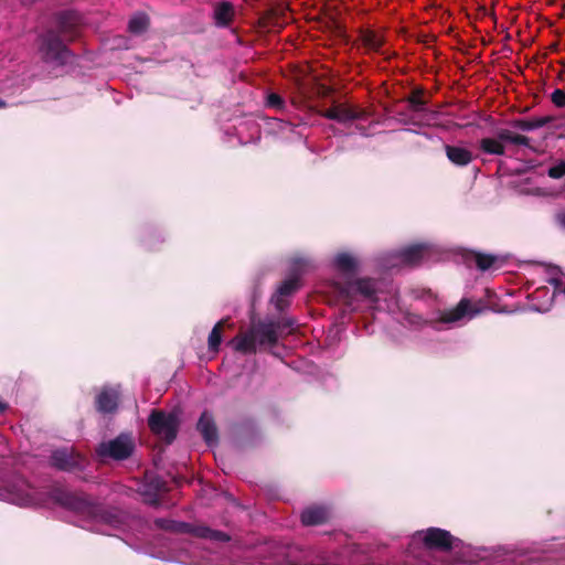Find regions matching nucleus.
<instances>
[{
    "label": "nucleus",
    "mask_w": 565,
    "mask_h": 565,
    "mask_svg": "<svg viewBox=\"0 0 565 565\" xmlns=\"http://www.w3.org/2000/svg\"><path fill=\"white\" fill-rule=\"evenodd\" d=\"M292 319H271L252 317L248 327H241L236 335L227 340V347L235 352L270 351L278 347L279 341L291 332Z\"/></svg>",
    "instance_id": "nucleus-1"
},
{
    "label": "nucleus",
    "mask_w": 565,
    "mask_h": 565,
    "mask_svg": "<svg viewBox=\"0 0 565 565\" xmlns=\"http://www.w3.org/2000/svg\"><path fill=\"white\" fill-rule=\"evenodd\" d=\"M39 52L45 63L64 65L71 56V51L55 29H47L39 36Z\"/></svg>",
    "instance_id": "nucleus-2"
},
{
    "label": "nucleus",
    "mask_w": 565,
    "mask_h": 565,
    "mask_svg": "<svg viewBox=\"0 0 565 565\" xmlns=\"http://www.w3.org/2000/svg\"><path fill=\"white\" fill-rule=\"evenodd\" d=\"M49 498L56 504L83 515H93L95 504L84 493L71 492L62 487L54 486L47 491Z\"/></svg>",
    "instance_id": "nucleus-3"
},
{
    "label": "nucleus",
    "mask_w": 565,
    "mask_h": 565,
    "mask_svg": "<svg viewBox=\"0 0 565 565\" xmlns=\"http://www.w3.org/2000/svg\"><path fill=\"white\" fill-rule=\"evenodd\" d=\"M180 420L174 413L152 409L148 417V427L152 434L170 445L177 438Z\"/></svg>",
    "instance_id": "nucleus-4"
},
{
    "label": "nucleus",
    "mask_w": 565,
    "mask_h": 565,
    "mask_svg": "<svg viewBox=\"0 0 565 565\" xmlns=\"http://www.w3.org/2000/svg\"><path fill=\"white\" fill-rule=\"evenodd\" d=\"M135 440L131 434L121 433L116 438L103 441L96 447V455L102 459L122 461L131 457L135 450Z\"/></svg>",
    "instance_id": "nucleus-5"
},
{
    "label": "nucleus",
    "mask_w": 565,
    "mask_h": 565,
    "mask_svg": "<svg viewBox=\"0 0 565 565\" xmlns=\"http://www.w3.org/2000/svg\"><path fill=\"white\" fill-rule=\"evenodd\" d=\"M55 30L67 42H73L79 36L84 24L83 15L76 10H63L54 14Z\"/></svg>",
    "instance_id": "nucleus-6"
},
{
    "label": "nucleus",
    "mask_w": 565,
    "mask_h": 565,
    "mask_svg": "<svg viewBox=\"0 0 565 565\" xmlns=\"http://www.w3.org/2000/svg\"><path fill=\"white\" fill-rule=\"evenodd\" d=\"M50 465L64 472H76L85 469V457L73 448H58L52 451Z\"/></svg>",
    "instance_id": "nucleus-7"
},
{
    "label": "nucleus",
    "mask_w": 565,
    "mask_h": 565,
    "mask_svg": "<svg viewBox=\"0 0 565 565\" xmlns=\"http://www.w3.org/2000/svg\"><path fill=\"white\" fill-rule=\"evenodd\" d=\"M419 535H422L423 544L427 550L439 552L451 551L455 543L459 541L449 531L440 527H428L426 531L420 532Z\"/></svg>",
    "instance_id": "nucleus-8"
},
{
    "label": "nucleus",
    "mask_w": 565,
    "mask_h": 565,
    "mask_svg": "<svg viewBox=\"0 0 565 565\" xmlns=\"http://www.w3.org/2000/svg\"><path fill=\"white\" fill-rule=\"evenodd\" d=\"M484 307L481 301L472 302L467 298H462L455 308L445 310L439 317L441 323H454L463 318H473L483 311Z\"/></svg>",
    "instance_id": "nucleus-9"
},
{
    "label": "nucleus",
    "mask_w": 565,
    "mask_h": 565,
    "mask_svg": "<svg viewBox=\"0 0 565 565\" xmlns=\"http://www.w3.org/2000/svg\"><path fill=\"white\" fill-rule=\"evenodd\" d=\"M119 386L105 385L95 397L96 411L100 414H115L120 403Z\"/></svg>",
    "instance_id": "nucleus-10"
},
{
    "label": "nucleus",
    "mask_w": 565,
    "mask_h": 565,
    "mask_svg": "<svg viewBox=\"0 0 565 565\" xmlns=\"http://www.w3.org/2000/svg\"><path fill=\"white\" fill-rule=\"evenodd\" d=\"M320 115L340 124L351 122L365 116L363 110L341 103H334L331 107L321 111Z\"/></svg>",
    "instance_id": "nucleus-11"
},
{
    "label": "nucleus",
    "mask_w": 565,
    "mask_h": 565,
    "mask_svg": "<svg viewBox=\"0 0 565 565\" xmlns=\"http://www.w3.org/2000/svg\"><path fill=\"white\" fill-rule=\"evenodd\" d=\"M235 323L231 317H224L212 328L207 337V349L212 353H218L221 344L227 337L228 331H233Z\"/></svg>",
    "instance_id": "nucleus-12"
},
{
    "label": "nucleus",
    "mask_w": 565,
    "mask_h": 565,
    "mask_svg": "<svg viewBox=\"0 0 565 565\" xmlns=\"http://www.w3.org/2000/svg\"><path fill=\"white\" fill-rule=\"evenodd\" d=\"M196 429L207 446L213 447L218 444V429L213 415L207 411H204L201 414L196 424Z\"/></svg>",
    "instance_id": "nucleus-13"
},
{
    "label": "nucleus",
    "mask_w": 565,
    "mask_h": 565,
    "mask_svg": "<svg viewBox=\"0 0 565 565\" xmlns=\"http://www.w3.org/2000/svg\"><path fill=\"white\" fill-rule=\"evenodd\" d=\"M429 255V246L427 244H413L398 250L397 257L407 266L416 267Z\"/></svg>",
    "instance_id": "nucleus-14"
},
{
    "label": "nucleus",
    "mask_w": 565,
    "mask_h": 565,
    "mask_svg": "<svg viewBox=\"0 0 565 565\" xmlns=\"http://www.w3.org/2000/svg\"><path fill=\"white\" fill-rule=\"evenodd\" d=\"M331 519L330 510L324 505L313 504L302 510L300 514L301 523L305 526H316L326 524Z\"/></svg>",
    "instance_id": "nucleus-15"
},
{
    "label": "nucleus",
    "mask_w": 565,
    "mask_h": 565,
    "mask_svg": "<svg viewBox=\"0 0 565 565\" xmlns=\"http://www.w3.org/2000/svg\"><path fill=\"white\" fill-rule=\"evenodd\" d=\"M444 150L447 159L457 167H467L475 158L469 149L460 146L445 145Z\"/></svg>",
    "instance_id": "nucleus-16"
},
{
    "label": "nucleus",
    "mask_w": 565,
    "mask_h": 565,
    "mask_svg": "<svg viewBox=\"0 0 565 565\" xmlns=\"http://www.w3.org/2000/svg\"><path fill=\"white\" fill-rule=\"evenodd\" d=\"M359 39L362 42L363 46L369 51H373L376 53H381L385 56L386 60L391 57V54L382 51V46L384 44V38L379 33L372 30H362L359 34Z\"/></svg>",
    "instance_id": "nucleus-17"
},
{
    "label": "nucleus",
    "mask_w": 565,
    "mask_h": 565,
    "mask_svg": "<svg viewBox=\"0 0 565 565\" xmlns=\"http://www.w3.org/2000/svg\"><path fill=\"white\" fill-rule=\"evenodd\" d=\"M167 490L166 482L158 478H151L143 487L142 494L145 497V501L152 504H159V493Z\"/></svg>",
    "instance_id": "nucleus-18"
},
{
    "label": "nucleus",
    "mask_w": 565,
    "mask_h": 565,
    "mask_svg": "<svg viewBox=\"0 0 565 565\" xmlns=\"http://www.w3.org/2000/svg\"><path fill=\"white\" fill-rule=\"evenodd\" d=\"M553 120L550 116L544 117H535V118H521V119H514L510 122L511 127L522 130V131H532L535 129H539L541 127H544L545 125L550 124Z\"/></svg>",
    "instance_id": "nucleus-19"
},
{
    "label": "nucleus",
    "mask_w": 565,
    "mask_h": 565,
    "mask_svg": "<svg viewBox=\"0 0 565 565\" xmlns=\"http://www.w3.org/2000/svg\"><path fill=\"white\" fill-rule=\"evenodd\" d=\"M234 17V8L231 2L223 1L215 6L214 20L217 26H227Z\"/></svg>",
    "instance_id": "nucleus-20"
},
{
    "label": "nucleus",
    "mask_w": 565,
    "mask_h": 565,
    "mask_svg": "<svg viewBox=\"0 0 565 565\" xmlns=\"http://www.w3.org/2000/svg\"><path fill=\"white\" fill-rule=\"evenodd\" d=\"M479 148L487 154L503 156L505 153V147L498 137L482 138L479 141Z\"/></svg>",
    "instance_id": "nucleus-21"
},
{
    "label": "nucleus",
    "mask_w": 565,
    "mask_h": 565,
    "mask_svg": "<svg viewBox=\"0 0 565 565\" xmlns=\"http://www.w3.org/2000/svg\"><path fill=\"white\" fill-rule=\"evenodd\" d=\"M497 137L499 138V140H501L502 143L509 142V143L516 145V146L530 147V138L529 137L513 132L510 129H499L497 131Z\"/></svg>",
    "instance_id": "nucleus-22"
},
{
    "label": "nucleus",
    "mask_w": 565,
    "mask_h": 565,
    "mask_svg": "<svg viewBox=\"0 0 565 565\" xmlns=\"http://www.w3.org/2000/svg\"><path fill=\"white\" fill-rule=\"evenodd\" d=\"M149 25V17L143 12H138L129 20L128 30L130 33L139 35L146 32Z\"/></svg>",
    "instance_id": "nucleus-23"
},
{
    "label": "nucleus",
    "mask_w": 565,
    "mask_h": 565,
    "mask_svg": "<svg viewBox=\"0 0 565 565\" xmlns=\"http://www.w3.org/2000/svg\"><path fill=\"white\" fill-rule=\"evenodd\" d=\"M334 266L342 273H353L356 269V259L349 253H339L334 257Z\"/></svg>",
    "instance_id": "nucleus-24"
},
{
    "label": "nucleus",
    "mask_w": 565,
    "mask_h": 565,
    "mask_svg": "<svg viewBox=\"0 0 565 565\" xmlns=\"http://www.w3.org/2000/svg\"><path fill=\"white\" fill-rule=\"evenodd\" d=\"M354 285H355L356 291L360 295H362L364 298H366L371 301L377 300L375 284L372 279L360 278L354 282Z\"/></svg>",
    "instance_id": "nucleus-25"
},
{
    "label": "nucleus",
    "mask_w": 565,
    "mask_h": 565,
    "mask_svg": "<svg viewBox=\"0 0 565 565\" xmlns=\"http://www.w3.org/2000/svg\"><path fill=\"white\" fill-rule=\"evenodd\" d=\"M471 256L477 268L481 271L490 269L498 262V256L492 254L472 252Z\"/></svg>",
    "instance_id": "nucleus-26"
},
{
    "label": "nucleus",
    "mask_w": 565,
    "mask_h": 565,
    "mask_svg": "<svg viewBox=\"0 0 565 565\" xmlns=\"http://www.w3.org/2000/svg\"><path fill=\"white\" fill-rule=\"evenodd\" d=\"M180 526L183 530V534H191L192 536L207 540V533L210 529L209 526L196 525L188 522H185V524H181Z\"/></svg>",
    "instance_id": "nucleus-27"
},
{
    "label": "nucleus",
    "mask_w": 565,
    "mask_h": 565,
    "mask_svg": "<svg viewBox=\"0 0 565 565\" xmlns=\"http://www.w3.org/2000/svg\"><path fill=\"white\" fill-rule=\"evenodd\" d=\"M236 430L242 435L259 436V429L253 418H246L236 425Z\"/></svg>",
    "instance_id": "nucleus-28"
},
{
    "label": "nucleus",
    "mask_w": 565,
    "mask_h": 565,
    "mask_svg": "<svg viewBox=\"0 0 565 565\" xmlns=\"http://www.w3.org/2000/svg\"><path fill=\"white\" fill-rule=\"evenodd\" d=\"M406 102L409 104V108L413 111L423 110L426 104L423 99V89L413 90L412 94L406 98Z\"/></svg>",
    "instance_id": "nucleus-29"
},
{
    "label": "nucleus",
    "mask_w": 565,
    "mask_h": 565,
    "mask_svg": "<svg viewBox=\"0 0 565 565\" xmlns=\"http://www.w3.org/2000/svg\"><path fill=\"white\" fill-rule=\"evenodd\" d=\"M154 524L157 527L166 530V531L183 533V530L179 525L185 524V522H179V521H173V520H168V519H157L154 521Z\"/></svg>",
    "instance_id": "nucleus-30"
},
{
    "label": "nucleus",
    "mask_w": 565,
    "mask_h": 565,
    "mask_svg": "<svg viewBox=\"0 0 565 565\" xmlns=\"http://www.w3.org/2000/svg\"><path fill=\"white\" fill-rule=\"evenodd\" d=\"M299 287L297 278H289L281 282L278 288V295L280 297H286L294 294Z\"/></svg>",
    "instance_id": "nucleus-31"
},
{
    "label": "nucleus",
    "mask_w": 565,
    "mask_h": 565,
    "mask_svg": "<svg viewBox=\"0 0 565 565\" xmlns=\"http://www.w3.org/2000/svg\"><path fill=\"white\" fill-rule=\"evenodd\" d=\"M266 105L269 108L282 109L284 106H285V100H284V98L279 94L270 93L267 96Z\"/></svg>",
    "instance_id": "nucleus-32"
},
{
    "label": "nucleus",
    "mask_w": 565,
    "mask_h": 565,
    "mask_svg": "<svg viewBox=\"0 0 565 565\" xmlns=\"http://www.w3.org/2000/svg\"><path fill=\"white\" fill-rule=\"evenodd\" d=\"M207 540L216 541V542H228L231 540L230 535L223 531L209 529Z\"/></svg>",
    "instance_id": "nucleus-33"
},
{
    "label": "nucleus",
    "mask_w": 565,
    "mask_h": 565,
    "mask_svg": "<svg viewBox=\"0 0 565 565\" xmlns=\"http://www.w3.org/2000/svg\"><path fill=\"white\" fill-rule=\"evenodd\" d=\"M547 175L552 179H561L565 175V161H561L558 164L551 167L547 171Z\"/></svg>",
    "instance_id": "nucleus-34"
},
{
    "label": "nucleus",
    "mask_w": 565,
    "mask_h": 565,
    "mask_svg": "<svg viewBox=\"0 0 565 565\" xmlns=\"http://www.w3.org/2000/svg\"><path fill=\"white\" fill-rule=\"evenodd\" d=\"M551 100L558 108L565 107V92L559 88L555 89L551 95Z\"/></svg>",
    "instance_id": "nucleus-35"
},
{
    "label": "nucleus",
    "mask_w": 565,
    "mask_h": 565,
    "mask_svg": "<svg viewBox=\"0 0 565 565\" xmlns=\"http://www.w3.org/2000/svg\"><path fill=\"white\" fill-rule=\"evenodd\" d=\"M243 358H245V355H234V354H231V355H224V361H223V364L226 362V363H232V362H236L238 360H242Z\"/></svg>",
    "instance_id": "nucleus-36"
},
{
    "label": "nucleus",
    "mask_w": 565,
    "mask_h": 565,
    "mask_svg": "<svg viewBox=\"0 0 565 565\" xmlns=\"http://www.w3.org/2000/svg\"><path fill=\"white\" fill-rule=\"evenodd\" d=\"M556 220L558 224L565 228V211L557 214Z\"/></svg>",
    "instance_id": "nucleus-37"
},
{
    "label": "nucleus",
    "mask_w": 565,
    "mask_h": 565,
    "mask_svg": "<svg viewBox=\"0 0 565 565\" xmlns=\"http://www.w3.org/2000/svg\"><path fill=\"white\" fill-rule=\"evenodd\" d=\"M8 407L9 405L6 402L0 401V414H3Z\"/></svg>",
    "instance_id": "nucleus-38"
},
{
    "label": "nucleus",
    "mask_w": 565,
    "mask_h": 565,
    "mask_svg": "<svg viewBox=\"0 0 565 565\" xmlns=\"http://www.w3.org/2000/svg\"><path fill=\"white\" fill-rule=\"evenodd\" d=\"M202 358H207V359H203L205 362H207V361H211L212 355H202Z\"/></svg>",
    "instance_id": "nucleus-39"
},
{
    "label": "nucleus",
    "mask_w": 565,
    "mask_h": 565,
    "mask_svg": "<svg viewBox=\"0 0 565 565\" xmlns=\"http://www.w3.org/2000/svg\"><path fill=\"white\" fill-rule=\"evenodd\" d=\"M6 107V102L0 98V108Z\"/></svg>",
    "instance_id": "nucleus-40"
},
{
    "label": "nucleus",
    "mask_w": 565,
    "mask_h": 565,
    "mask_svg": "<svg viewBox=\"0 0 565 565\" xmlns=\"http://www.w3.org/2000/svg\"><path fill=\"white\" fill-rule=\"evenodd\" d=\"M276 358H279V359L281 360V362H285V360L282 359V356H281V355L276 354Z\"/></svg>",
    "instance_id": "nucleus-41"
}]
</instances>
